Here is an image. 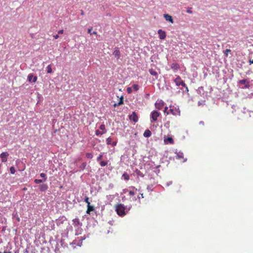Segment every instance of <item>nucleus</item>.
<instances>
[{
    "label": "nucleus",
    "instance_id": "864d4df0",
    "mask_svg": "<svg viewBox=\"0 0 253 253\" xmlns=\"http://www.w3.org/2000/svg\"><path fill=\"white\" fill-rule=\"evenodd\" d=\"M185 87H186V90H187V91H188V87L186 86H185Z\"/></svg>",
    "mask_w": 253,
    "mask_h": 253
},
{
    "label": "nucleus",
    "instance_id": "a878e982",
    "mask_svg": "<svg viewBox=\"0 0 253 253\" xmlns=\"http://www.w3.org/2000/svg\"><path fill=\"white\" fill-rule=\"evenodd\" d=\"M164 112L165 114H166V115H168L169 114V109H168V107H165V109L164 110Z\"/></svg>",
    "mask_w": 253,
    "mask_h": 253
},
{
    "label": "nucleus",
    "instance_id": "a18cd8bd",
    "mask_svg": "<svg viewBox=\"0 0 253 253\" xmlns=\"http://www.w3.org/2000/svg\"><path fill=\"white\" fill-rule=\"evenodd\" d=\"M187 12L188 13H192V11L190 9H188L187 10Z\"/></svg>",
    "mask_w": 253,
    "mask_h": 253
},
{
    "label": "nucleus",
    "instance_id": "6e6d98bb",
    "mask_svg": "<svg viewBox=\"0 0 253 253\" xmlns=\"http://www.w3.org/2000/svg\"><path fill=\"white\" fill-rule=\"evenodd\" d=\"M0 253H1L0 252Z\"/></svg>",
    "mask_w": 253,
    "mask_h": 253
},
{
    "label": "nucleus",
    "instance_id": "393cba45",
    "mask_svg": "<svg viewBox=\"0 0 253 253\" xmlns=\"http://www.w3.org/2000/svg\"><path fill=\"white\" fill-rule=\"evenodd\" d=\"M73 222L75 226H77L80 224L79 219L78 218H75L74 219Z\"/></svg>",
    "mask_w": 253,
    "mask_h": 253
},
{
    "label": "nucleus",
    "instance_id": "9d476101",
    "mask_svg": "<svg viewBox=\"0 0 253 253\" xmlns=\"http://www.w3.org/2000/svg\"><path fill=\"white\" fill-rule=\"evenodd\" d=\"M113 55L117 58L119 59L120 57V51L118 48H115L113 53Z\"/></svg>",
    "mask_w": 253,
    "mask_h": 253
},
{
    "label": "nucleus",
    "instance_id": "603ef678",
    "mask_svg": "<svg viewBox=\"0 0 253 253\" xmlns=\"http://www.w3.org/2000/svg\"><path fill=\"white\" fill-rule=\"evenodd\" d=\"M4 253H11V252H10V251H9V252H4Z\"/></svg>",
    "mask_w": 253,
    "mask_h": 253
},
{
    "label": "nucleus",
    "instance_id": "6e6552de",
    "mask_svg": "<svg viewBox=\"0 0 253 253\" xmlns=\"http://www.w3.org/2000/svg\"><path fill=\"white\" fill-rule=\"evenodd\" d=\"M158 33L159 35V38L161 40H164L166 37V34L164 31H163L161 29H160L158 31Z\"/></svg>",
    "mask_w": 253,
    "mask_h": 253
},
{
    "label": "nucleus",
    "instance_id": "de8ad7c7",
    "mask_svg": "<svg viewBox=\"0 0 253 253\" xmlns=\"http://www.w3.org/2000/svg\"><path fill=\"white\" fill-rule=\"evenodd\" d=\"M120 105H117V103H115V104H114V105H113V106H114L115 107H116V106H120Z\"/></svg>",
    "mask_w": 253,
    "mask_h": 253
},
{
    "label": "nucleus",
    "instance_id": "412c9836",
    "mask_svg": "<svg viewBox=\"0 0 253 253\" xmlns=\"http://www.w3.org/2000/svg\"><path fill=\"white\" fill-rule=\"evenodd\" d=\"M122 177L124 178V179L126 180H129V175L126 173V172H125L123 175H122Z\"/></svg>",
    "mask_w": 253,
    "mask_h": 253
},
{
    "label": "nucleus",
    "instance_id": "7ed1b4c3",
    "mask_svg": "<svg viewBox=\"0 0 253 253\" xmlns=\"http://www.w3.org/2000/svg\"><path fill=\"white\" fill-rule=\"evenodd\" d=\"M161 113L157 111H153L150 115L151 119H152L153 122H156L158 120V118L160 117Z\"/></svg>",
    "mask_w": 253,
    "mask_h": 253
},
{
    "label": "nucleus",
    "instance_id": "ddd939ff",
    "mask_svg": "<svg viewBox=\"0 0 253 253\" xmlns=\"http://www.w3.org/2000/svg\"><path fill=\"white\" fill-rule=\"evenodd\" d=\"M164 142L165 144H173L174 143V140L172 138L170 137H168L167 138L164 139Z\"/></svg>",
    "mask_w": 253,
    "mask_h": 253
},
{
    "label": "nucleus",
    "instance_id": "a211bd4d",
    "mask_svg": "<svg viewBox=\"0 0 253 253\" xmlns=\"http://www.w3.org/2000/svg\"><path fill=\"white\" fill-rule=\"evenodd\" d=\"M130 188H131L132 190H130L129 191V195L130 196H132L134 195L135 191H137V189L135 187H133V186L131 187Z\"/></svg>",
    "mask_w": 253,
    "mask_h": 253
},
{
    "label": "nucleus",
    "instance_id": "79ce46f5",
    "mask_svg": "<svg viewBox=\"0 0 253 253\" xmlns=\"http://www.w3.org/2000/svg\"><path fill=\"white\" fill-rule=\"evenodd\" d=\"M92 29V28H89L88 29V33L90 34V35L92 34L91 30Z\"/></svg>",
    "mask_w": 253,
    "mask_h": 253
},
{
    "label": "nucleus",
    "instance_id": "a19ab883",
    "mask_svg": "<svg viewBox=\"0 0 253 253\" xmlns=\"http://www.w3.org/2000/svg\"><path fill=\"white\" fill-rule=\"evenodd\" d=\"M117 141H113V142H112L111 145H112V146H115L117 145Z\"/></svg>",
    "mask_w": 253,
    "mask_h": 253
},
{
    "label": "nucleus",
    "instance_id": "e433bc0d",
    "mask_svg": "<svg viewBox=\"0 0 253 253\" xmlns=\"http://www.w3.org/2000/svg\"><path fill=\"white\" fill-rule=\"evenodd\" d=\"M180 85H181L183 87H185L186 84H185L183 81H182L180 83Z\"/></svg>",
    "mask_w": 253,
    "mask_h": 253
},
{
    "label": "nucleus",
    "instance_id": "4c0bfd02",
    "mask_svg": "<svg viewBox=\"0 0 253 253\" xmlns=\"http://www.w3.org/2000/svg\"><path fill=\"white\" fill-rule=\"evenodd\" d=\"M95 134L97 135H99V134H102V133H101L99 130H96Z\"/></svg>",
    "mask_w": 253,
    "mask_h": 253
},
{
    "label": "nucleus",
    "instance_id": "423d86ee",
    "mask_svg": "<svg viewBox=\"0 0 253 253\" xmlns=\"http://www.w3.org/2000/svg\"><path fill=\"white\" fill-rule=\"evenodd\" d=\"M155 105L156 108H157V109H158L159 110H161V109H162V108L164 106V103L162 100H158L155 103Z\"/></svg>",
    "mask_w": 253,
    "mask_h": 253
},
{
    "label": "nucleus",
    "instance_id": "9b49d317",
    "mask_svg": "<svg viewBox=\"0 0 253 253\" xmlns=\"http://www.w3.org/2000/svg\"><path fill=\"white\" fill-rule=\"evenodd\" d=\"M171 68L174 72H176L180 68V66L178 63H173L171 65Z\"/></svg>",
    "mask_w": 253,
    "mask_h": 253
},
{
    "label": "nucleus",
    "instance_id": "473e14b6",
    "mask_svg": "<svg viewBox=\"0 0 253 253\" xmlns=\"http://www.w3.org/2000/svg\"><path fill=\"white\" fill-rule=\"evenodd\" d=\"M84 202L87 204V205H90V202L89 201V198L87 197H86L84 199Z\"/></svg>",
    "mask_w": 253,
    "mask_h": 253
},
{
    "label": "nucleus",
    "instance_id": "2f4dec72",
    "mask_svg": "<svg viewBox=\"0 0 253 253\" xmlns=\"http://www.w3.org/2000/svg\"><path fill=\"white\" fill-rule=\"evenodd\" d=\"M10 171L12 174H14L15 172V168L13 167H11L10 168Z\"/></svg>",
    "mask_w": 253,
    "mask_h": 253
},
{
    "label": "nucleus",
    "instance_id": "dca6fc26",
    "mask_svg": "<svg viewBox=\"0 0 253 253\" xmlns=\"http://www.w3.org/2000/svg\"><path fill=\"white\" fill-rule=\"evenodd\" d=\"M87 209L86 210V213L87 214H90V212L92 211H93L94 210V207L92 206H91L90 205H87Z\"/></svg>",
    "mask_w": 253,
    "mask_h": 253
},
{
    "label": "nucleus",
    "instance_id": "f704fd0d",
    "mask_svg": "<svg viewBox=\"0 0 253 253\" xmlns=\"http://www.w3.org/2000/svg\"><path fill=\"white\" fill-rule=\"evenodd\" d=\"M99 128L101 129V130H105V126L104 125H101L100 127H99Z\"/></svg>",
    "mask_w": 253,
    "mask_h": 253
},
{
    "label": "nucleus",
    "instance_id": "0eeeda50",
    "mask_svg": "<svg viewBox=\"0 0 253 253\" xmlns=\"http://www.w3.org/2000/svg\"><path fill=\"white\" fill-rule=\"evenodd\" d=\"M8 155L9 154L7 152H2L0 156L1 159V161L2 162H6L7 161V157Z\"/></svg>",
    "mask_w": 253,
    "mask_h": 253
},
{
    "label": "nucleus",
    "instance_id": "39448f33",
    "mask_svg": "<svg viewBox=\"0 0 253 253\" xmlns=\"http://www.w3.org/2000/svg\"><path fill=\"white\" fill-rule=\"evenodd\" d=\"M129 119L136 123L138 120V117L135 112H133L132 114L129 116Z\"/></svg>",
    "mask_w": 253,
    "mask_h": 253
},
{
    "label": "nucleus",
    "instance_id": "c85d7f7f",
    "mask_svg": "<svg viewBox=\"0 0 253 253\" xmlns=\"http://www.w3.org/2000/svg\"><path fill=\"white\" fill-rule=\"evenodd\" d=\"M231 52V50L230 49H226L225 51H224V54L226 57H227L228 55V53Z\"/></svg>",
    "mask_w": 253,
    "mask_h": 253
},
{
    "label": "nucleus",
    "instance_id": "20e7f679",
    "mask_svg": "<svg viewBox=\"0 0 253 253\" xmlns=\"http://www.w3.org/2000/svg\"><path fill=\"white\" fill-rule=\"evenodd\" d=\"M38 78L37 76H34L32 74H30L28 76V81L29 82L36 83L37 81Z\"/></svg>",
    "mask_w": 253,
    "mask_h": 253
},
{
    "label": "nucleus",
    "instance_id": "72a5a7b5",
    "mask_svg": "<svg viewBox=\"0 0 253 253\" xmlns=\"http://www.w3.org/2000/svg\"><path fill=\"white\" fill-rule=\"evenodd\" d=\"M126 90L128 93H131L132 91V88L131 87H127Z\"/></svg>",
    "mask_w": 253,
    "mask_h": 253
},
{
    "label": "nucleus",
    "instance_id": "09e8293b",
    "mask_svg": "<svg viewBox=\"0 0 253 253\" xmlns=\"http://www.w3.org/2000/svg\"><path fill=\"white\" fill-rule=\"evenodd\" d=\"M200 124L204 125V123L203 122L201 121V122H200Z\"/></svg>",
    "mask_w": 253,
    "mask_h": 253
},
{
    "label": "nucleus",
    "instance_id": "ea45409f",
    "mask_svg": "<svg viewBox=\"0 0 253 253\" xmlns=\"http://www.w3.org/2000/svg\"><path fill=\"white\" fill-rule=\"evenodd\" d=\"M240 83L241 84H245V83H246V80H240Z\"/></svg>",
    "mask_w": 253,
    "mask_h": 253
},
{
    "label": "nucleus",
    "instance_id": "cd10ccee",
    "mask_svg": "<svg viewBox=\"0 0 253 253\" xmlns=\"http://www.w3.org/2000/svg\"><path fill=\"white\" fill-rule=\"evenodd\" d=\"M40 176L41 177L43 178V181H45L46 179H47V177L46 176V174L44 173H42L40 174Z\"/></svg>",
    "mask_w": 253,
    "mask_h": 253
},
{
    "label": "nucleus",
    "instance_id": "c756f323",
    "mask_svg": "<svg viewBox=\"0 0 253 253\" xmlns=\"http://www.w3.org/2000/svg\"><path fill=\"white\" fill-rule=\"evenodd\" d=\"M42 181H43V180L42 179H36L34 180V182L36 184H39L42 182Z\"/></svg>",
    "mask_w": 253,
    "mask_h": 253
},
{
    "label": "nucleus",
    "instance_id": "7c9ffc66",
    "mask_svg": "<svg viewBox=\"0 0 253 253\" xmlns=\"http://www.w3.org/2000/svg\"><path fill=\"white\" fill-rule=\"evenodd\" d=\"M107 164H108L107 162L101 161L100 162V165L102 167H104V166H106L107 165Z\"/></svg>",
    "mask_w": 253,
    "mask_h": 253
},
{
    "label": "nucleus",
    "instance_id": "6ab92c4d",
    "mask_svg": "<svg viewBox=\"0 0 253 253\" xmlns=\"http://www.w3.org/2000/svg\"><path fill=\"white\" fill-rule=\"evenodd\" d=\"M176 157L177 159H178L180 160H182L184 159L183 154L181 153H179L177 154Z\"/></svg>",
    "mask_w": 253,
    "mask_h": 253
},
{
    "label": "nucleus",
    "instance_id": "4be33fe9",
    "mask_svg": "<svg viewBox=\"0 0 253 253\" xmlns=\"http://www.w3.org/2000/svg\"><path fill=\"white\" fill-rule=\"evenodd\" d=\"M119 102L117 103V105H122L124 103V97L123 96H122L120 98H119Z\"/></svg>",
    "mask_w": 253,
    "mask_h": 253
},
{
    "label": "nucleus",
    "instance_id": "5701e85b",
    "mask_svg": "<svg viewBox=\"0 0 253 253\" xmlns=\"http://www.w3.org/2000/svg\"><path fill=\"white\" fill-rule=\"evenodd\" d=\"M112 139L110 137H108L106 139V143L108 145H111L112 142Z\"/></svg>",
    "mask_w": 253,
    "mask_h": 253
},
{
    "label": "nucleus",
    "instance_id": "37998d69",
    "mask_svg": "<svg viewBox=\"0 0 253 253\" xmlns=\"http://www.w3.org/2000/svg\"><path fill=\"white\" fill-rule=\"evenodd\" d=\"M63 33V30H59L58 32V34H62Z\"/></svg>",
    "mask_w": 253,
    "mask_h": 253
},
{
    "label": "nucleus",
    "instance_id": "bb28decb",
    "mask_svg": "<svg viewBox=\"0 0 253 253\" xmlns=\"http://www.w3.org/2000/svg\"><path fill=\"white\" fill-rule=\"evenodd\" d=\"M86 157L88 159H92L93 158V155L90 153H86Z\"/></svg>",
    "mask_w": 253,
    "mask_h": 253
},
{
    "label": "nucleus",
    "instance_id": "f257e3e1",
    "mask_svg": "<svg viewBox=\"0 0 253 253\" xmlns=\"http://www.w3.org/2000/svg\"><path fill=\"white\" fill-rule=\"evenodd\" d=\"M115 211L118 215L124 216L126 214V207L122 204H118L115 206Z\"/></svg>",
    "mask_w": 253,
    "mask_h": 253
},
{
    "label": "nucleus",
    "instance_id": "3c124183",
    "mask_svg": "<svg viewBox=\"0 0 253 253\" xmlns=\"http://www.w3.org/2000/svg\"><path fill=\"white\" fill-rule=\"evenodd\" d=\"M250 64L253 63V60L252 61H250Z\"/></svg>",
    "mask_w": 253,
    "mask_h": 253
},
{
    "label": "nucleus",
    "instance_id": "2eb2a0df",
    "mask_svg": "<svg viewBox=\"0 0 253 253\" xmlns=\"http://www.w3.org/2000/svg\"><path fill=\"white\" fill-rule=\"evenodd\" d=\"M39 189L41 191H45L48 189V186L47 184H43L40 186Z\"/></svg>",
    "mask_w": 253,
    "mask_h": 253
},
{
    "label": "nucleus",
    "instance_id": "4468645a",
    "mask_svg": "<svg viewBox=\"0 0 253 253\" xmlns=\"http://www.w3.org/2000/svg\"><path fill=\"white\" fill-rule=\"evenodd\" d=\"M182 81L181 78L179 76H177L174 79V82L177 86H180V83Z\"/></svg>",
    "mask_w": 253,
    "mask_h": 253
},
{
    "label": "nucleus",
    "instance_id": "f3484780",
    "mask_svg": "<svg viewBox=\"0 0 253 253\" xmlns=\"http://www.w3.org/2000/svg\"><path fill=\"white\" fill-rule=\"evenodd\" d=\"M151 134H152V133H151V131L149 129H146L143 133V136L145 137H149L151 135Z\"/></svg>",
    "mask_w": 253,
    "mask_h": 253
},
{
    "label": "nucleus",
    "instance_id": "f8f14e48",
    "mask_svg": "<svg viewBox=\"0 0 253 253\" xmlns=\"http://www.w3.org/2000/svg\"><path fill=\"white\" fill-rule=\"evenodd\" d=\"M164 17L167 21L170 22L171 23H173V19L170 15L168 14H165L164 15Z\"/></svg>",
    "mask_w": 253,
    "mask_h": 253
},
{
    "label": "nucleus",
    "instance_id": "58836bf2",
    "mask_svg": "<svg viewBox=\"0 0 253 253\" xmlns=\"http://www.w3.org/2000/svg\"><path fill=\"white\" fill-rule=\"evenodd\" d=\"M144 198V196H143V194H142V193L140 194V196H138V198L139 199H140V198Z\"/></svg>",
    "mask_w": 253,
    "mask_h": 253
},
{
    "label": "nucleus",
    "instance_id": "c9c22d12",
    "mask_svg": "<svg viewBox=\"0 0 253 253\" xmlns=\"http://www.w3.org/2000/svg\"><path fill=\"white\" fill-rule=\"evenodd\" d=\"M102 157H103V155L100 154L99 156L97 158V161H99L100 160H101L102 158Z\"/></svg>",
    "mask_w": 253,
    "mask_h": 253
},
{
    "label": "nucleus",
    "instance_id": "49530a36",
    "mask_svg": "<svg viewBox=\"0 0 253 253\" xmlns=\"http://www.w3.org/2000/svg\"><path fill=\"white\" fill-rule=\"evenodd\" d=\"M81 14L82 15H84V13L83 10H81Z\"/></svg>",
    "mask_w": 253,
    "mask_h": 253
},
{
    "label": "nucleus",
    "instance_id": "1a4fd4ad",
    "mask_svg": "<svg viewBox=\"0 0 253 253\" xmlns=\"http://www.w3.org/2000/svg\"><path fill=\"white\" fill-rule=\"evenodd\" d=\"M149 72L152 76H153L155 77V80H157L158 79V74L157 72L156 71H155V70L151 68L149 70Z\"/></svg>",
    "mask_w": 253,
    "mask_h": 253
},
{
    "label": "nucleus",
    "instance_id": "f03ea898",
    "mask_svg": "<svg viewBox=\"0 0 253 253\" xmlns=\"http://www.w3.org/2000/svg\"><path fill=\"white\" fill-rule=\"evenodd\" d=\"M169 114H171L175 116H180V111L179 108L174 107V106H170L169 109Z\"/></svg>",
    "mask_w": 253,
    "mask_h": 253
},
{
    "label": "nucleus",
    "instance_id": "5fc2aeb1",
    "mask_svg": "<svg viewBox=\"0 0 253 253\" xmlns=\"http://www.w3.org/2000/svg\"><path fill=\"white\" fill-rule=\"evenodd\" d=\"M185 161H186V160H183L182 161L185 162Z\"/></svg>",
    "mask_w": 253,
    "mask_h": 253
},
{
    "label": "nucleus",
    "instance_id": "aec40b11",
    "mask_svg": "<svg viewBox=\"0 0 253 253\" xmlns=\"http://www.w3.org/2000/svg\"><path fill=\"white\" fill-rule=\"evenodd\" d=\"M46 72H47V73L50 74V73H52L51 65H48L46 67Z\"/></svg>",
    "mask_w": 253,
    "mask_h": 253
},
{
    "label": "nucleus",
    "instance_id": "c03bdc74",
    "mask_svg": "<svg viewBox=\"0 0 253 253\" xmlns=\"http://www.w3.org/2000/svg\"><path fill=\"white\" fill-rule=\"evenodd\" d=\"M53 37L55 39H57L59 38L58 34L53 36Z\"/></svg>",
    "mask_w": 253,
    "mask_h": 253
},
{
    "label": "nucleus",
    "instance_id": "b1692460",
    "mask_svg": "<svg viewBox=\"0 0 253 253\" xmlns=\"http://www.w3.org/2000/svg\"><path fill=\"white\" fill-rule=\"evenodd\" d=\"M132 87L135 91H137L139 88V85L136 84H133L132 86Z\"/></svg>",
    "mask_w": 253,
    "mask_h": 253
},
{
    "label": "nucleus",
    "instance_id": "8fccbe9b",
    "mask_svg": "<svg viewBox=\"0 0 253 253\" xmlns=\"http://www.w3.org/2000/svg\"><path fill=\"white\" fill-rule=\"evenodd\" d=\"M92 34H94V35H97V32H93Z\"/></svg>",
    "mask_w": 253,
    "mask_h": 253
}]
</instances>
